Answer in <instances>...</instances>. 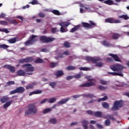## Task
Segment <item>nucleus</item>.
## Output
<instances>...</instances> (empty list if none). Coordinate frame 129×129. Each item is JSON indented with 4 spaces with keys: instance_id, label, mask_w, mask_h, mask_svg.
Returning <instances> with one entry per match:
<instances>
[{
    "instance_id": "nucleus-1",
    "label": "nucleus",
    "mask_w": 129,
    "mask_h": 129,
    "mask_svg": "<svg viewBox=\"0 0 129 129\" xmlns=\"http://www.w3.org/2000/svg\"><path fill=\"white\" fill-rule=\"evenodd\" d=\"M110 69L115 72H108V74L112 76H120L123 77L122 70H123V66L121 64H116L110 66ZM116 71L117 72H116Z\"/></svg>"
},
{
    "instance_id": "nucleus-2",
    "label": "nucleus",
    "mask_w": 129,
    "mask_h": 129,
    "mask_svg": "<svg viewBox=\"0 0 129 129\" xmlns=\"http://www.w3.org/2000/svg\"><path fill=\"white\" fill-rule=\"evenodd\" d=\"M56 38L54 37H48L45 36H41L40 37V40L42 43H52L53 41H55Z\"/></svg>"
},
{
    "instance_id": "nucleus-3",
    "label": "nucleus",
    "mask_w": 129,
    "mask_h": 129,
    "mask_svg": "<svg viewBox=\"0 0 129 129\" xmlns=\"http://www.w3.org/2000/svg\"><path fill=\"white\" fill-rule=\"evenodd\" d=\"M25 88L23 87H17L15 90L11 91L10 94H15L16 93H24L25 92Z\"/></svg>"
},
{
    "instance_id": "nucleus-4",
    "label": "nucleus",
    "mask_w": 129,
    "mask_h": 129,
    "mask_svg": "<svg viewBox=\"0 0 129 129\" xmlns=\"http://www.w3.org/2000/svg\"><path fill=\"white\" fill-rule=\"evenodd\" d=\"M105 23H108L109 24H120L121 21L119 20H115L113 18H107L105 20Z\"/></svg>"
},
{
    "instance_id": "nucleus-5",
    "label": "nucleus",
    "mask_w": 129,
    "mask_h": 129,
    "mask_svg": "<svg viewBox=\"0 0 129 129\" xmlns=\"http://www.w3.org/2000/svg\"><path fill=\"white\" fill-rule=\"evenodd\" d=\"M86 61L88 62H92V63H96L97 61H101V58L98 57H93L90 56H87L86 57Z\"/></svg>"
},
{
    "instance_id": "nucleus-6",
    "label": "nucleus",
    "mask_w": 129,
    "mask_h": 129,
    "mask_svg": "<svg viewBox=\"0 0 129 129\" xmlns=\"http://www.w3.org/2000/svg\"><path fill=\"white\" fill-rule=\"evenodd\" d=\"M122 104L119 101H115L113 107L111 109V110L112 111H114L115 109H116V110H118L119 107H121Z\"/></svg>"
},
{
    "instance_id": "nucleus-7",
    "label": "nucleus",
    "mask_w": 129,
    "mask_h": 129,
    "mask_svg": "<svg viewBox=\"0 0 129 129\" xmlns=\"http://www.w3.org/2000/svg\"><path fill=\"white\" fill-rule=\"evenodd\" d=\"M22 68H26L25 69L26 72H33V67L30 63H25L22 65Z\"/></svg>"
},
{
    "instance_id": "nucleus-8",
    "label": "nucleus",
    "mask_w": 129,
    "mask_h": 129,
    "mask_svg": "<svg viewBox=\"0 0 129 129\" xmlns=\"http://www.w3.org/2000/svg\"><path fill=\"white\" fill-rule=\"evenodd\" d=\"M33 61V57H28L19 60V63L24 64V63H30Z\"/></svg>"
},
{
    "instance_id": "nucleus-9",
    "label": "nucleus",
    "mask_w": 129,
    "mask_h": 129,
    "mask_svg": "<svg viewBox=\"0 0 129 129\" xmlns=\"http://www.w3.org/2000/svg\"><path fill=\"white\" fill-rule=\"evenodd\" d=\"M4 68H6L8 70L10 71L11 73H15L16 69L14 66L11 64H5L3 66Z\"/></svg>"
},
{
    "instance_id": "nucleus-10",
    "label": "nucleus",
    "mask_w": 129,
    "mask_h": 129,
    "mask_svg": "<svg viewBox=\"0 0 129 129\" xmlns=\"http://www.w3.org/2000/svg\"><path fill=\"white\" fill-rule=\"evenodd\" d=\"M28 109L25 110V113L26 116L30 115L32 112H33V104H30L28 106Z\"/></svg>"
},
{
    "instance_id": "nucleus-11",
    "label": "nucleus",
    "mask_w": 129,
    "mask_h": 129,
    "mask_svg": "<svg viewBox=\"0 0 129 129\" xmlns=\"http://www.w3.org/2000/svg\"><path fill=\"white\" fill-rule=\"evenodd\" d=\"M96 84L94 82H87L79 86V87H91V86H95Z\"/></svg>"
},
{
    "instance_id": "nucleus-12",
    "label": "nucleus",
    "mask_w": 129,
    "mask_h": 129,
    "mask_svg": "<svg viewBox=\"0 0 129 129\" xmlns=\"http://www.w3.org/2000/svg\"><path fill=\"white\" fill-rule=\"evenodd\" d=\"M108 56H110V57H112V58H113V60L114 61H115L116 62H121V60H120V58H119V57H118V55H117V54L109 53L108 54Z\"/></svg>"
},
{
    "instance_id": "nucleus-13",
    "label": "nucleus",
    "mask_w": 129,
    "mask_h": 129,
    "mask_svg": "<svg viewBox=\"0 0 129 129\" xmlns=\"http://www.w3.org/2000/svg\"><path fill=\"white\" fill-rule=\"evenodd\" d=\"M10 100V97L9 96H4L0 99V101L2 103H5Z\"/></svg>"
},
{
    "instance_id": "nucleus-14",
    "label": "nucleus",
    "mask_w": 129,
    "mask_h": 129,
    "mask_svg": "<svg viewBox=\"0 0 129 129\" xmlns=\"http://www.w3.org/2000/svg\"><path fill=\"white\" fill-rule=\"evenodd\" d=\"M59 26L63 28H67L70 25V23L68 22H62L58 23Z\"/></svg>"
},
{
    "instance_id": "nucleus-15",
    "label": "nucleus",
    "mask_w": 129,
    "mask_h": 129,
    "mask_svg": "<svg viewBox=\"0 0 129 129\" xmlns=\"http://www.w3.org/2000/svg\"><path fill=\"white\" fill-rule=\"evenodd\" d=\"M70 100V98H67L66 99H63L61 100L60 101L58 102L57 104L59 105H61V104H65L66 102H68Z\"/></svg>"
},
{
    "instance_id": "nucleus-16",
    "label": "nucleus",
    "mask_w": 129,
    "mask_h": 129,
    "mask_svg": "<svg viewBox=\"0 0 129 129\" xmlns=\"http://www.w3.org/2000/svg\"><path fill=\"white\" fill-rule=\"evenodd\" d=\"M33 43V35L30 36V39L27 40L24 43L25 46H29V45H32Z\"/></svg>"
},
{
    "instance_id": "nucleus-17",
    "label": "nucleus",
    "mask_w": 129,
    "mask_h": 129,
    "mask_svg": "<svg viewBox=\"0 0 129 129\" xmlns=\"http://www.w3.org/2000/svg\"><path fill=\"white\" fill-rule=\"evenodd\" d=\"M82 123L84 129H88V121L87 120H83L82 121Z\"/></svg>"
},
{
    "instance_id": "nucleus-18",
    "label": "nucleus",
    "mask_w": 129,
    "mask_h": 129,
    "mask_svg": "<svg viewBox=\"0 0 129 129\" xmlns=\"http://www.w3.org/2000/svg\"><path fill=\"white\" fill-rule=\"evenodd\" d=\"M82 25L84 28H87V29H92L94 27H92L90 24L86 22H82Z\"/></svg>"
},
{
    "instance_id": "nucleus-19",
    "label": "nucleus",
    "mask_w": 129,
    "mask_h": 129,
    "mask_svg": "<svg viewBox=\"0 0 129 129\" xmlns=\"http://www.w3.org/2000/svg\"><path fill=\"white\" fill-rule=\"evenodd\" d=\"M54 75L56 77H61L62 75H64V73L62 71H57L54 73Z\"/></svg>"
},
{
    "instance_id": "nucleus-20",
    "label": "nucleus",
    "mask_w": 129,
    "mask_h": 129,
    "mask_svg": "<svg viewBox=\"0 0 129 129\" xmlns=\"http://www.w3.org/2000/svg\"><path fill=\"white\" fill-rule=\"evenodd\" d=\"M94 115L96 116V117L101 118L102 117V113L99 111H96L94 113Z\"/></svg>"
},
{
    "instance_id": "nucleus-21",
    "label": "nucleus",
    "mask_w": 129,
    "mask_h": 129,
    "mask_svg": "<svg viewBox=\"0 0 129 129\" xmlns=\"http://www.w3.org/2000/svg\"><path fill=\"white\" fill-rule=\"evenodd\" d=\"M18 76H25V71L23 70H19L17 73Z\"/></svg>"
},
{
    "instance_id": "nucleus-22",
    "label": "nucleus",
    "mask_w": 129,
    "mask_h": 129,
    "mask_svg": "<svg viewBox=\"0 0 129 129\" xmlns=\"http://www.w3.org/2000/svg\"><path fill=\"white\" fill-rule=\"evenodd\" d=\"M79 28H80V25H78L75 26L74 28H72L70 32L74 33V32H76V31H78V29H79Z\"/></svg>"
},
{
    "instance_id": "nucleus-23",
    "label": "nucleus",
    "mask_w": 129,
    "mask_h": 129,
    "mask_svg": "<svg viewBox=\"0 0 129 129\" xmlns=\"http://www.w3.org/2000/svg\"><path fill=\"white\" fill-rule=\"evenodd\" d=\"M119 37H120V34L117 33H113L112 35V38L113 40H117Z\"/></svg>"
},
{
    "instance_id": "nucleus-24",
    "label": "nucleus",
    "mask_w": 129,
    "mask_h": 129,
    "mask_svg": "<svg viewBox=\"0 0 129 129\" xmlns=\"http://www.w3.org/2000/svg\"><path fill=\"white\" fill-rule=\"evenodd\" d=\"M105 118H107V119H111V120H115V118H114V117L113 115H111L109 114H106L105 115Z\"/></svg>"
},
{
    "instance_id": "nucleus-25",
    "label": "nucleus",
    "mask_w": 129,
    "mask_h": 129,
    "mask_svg": "<svg viewBox=\"0 0 129 129\" xmlns=\"http://www.w3.org/2000/svg\"><path fill=\"white\" fill-rule=\"evenodd\" d=\"M44 62L45 61H44V60H43L40 57L37 58L36 59L34 60V62L36 63H44Z\"/></svg>"
},
{
    "instance_id": "nucleus-26",
    "label": "nucleus",
    "mask_w": 129,
    "mask_h": 129,
    "mask_svg": "<svg viewBox=\"0 0 129 129\" xmlns=\"http://www.w3.org/2000/svg\"><path fill=\"white\" fill-rule=\"evenodd\" d=\"M12 102H13V100H11V101L7 102L6 103H5L4 105V106H3L4 108H8V106H10V105H11V104H12Z\"/></svg>"
},
{
    "instance_id": "nucleus-27",
    "label": "nucleus",
    "mask_w": 129,
    "mask_h": 129,
    "mask_svg": "<svg viewBox=\"0 0 129 129\" xmlns=\"http://www.w3.org/2000/svg\"><path fill=\"white\" fill-rule=\"evenodd\" d=\"M83 75V73H82V72H80L77 75L74 76L73 77L74 78H76V79H80Z\"/></svg>"
},
{
    "instance_id": "nucleus-28",
    "label": "nucleus",
    "mask_w": 129,
    "mask_h": 129,
    "mask_svg": "<svg viewBox=\"0 0 129 129\" xmlns=\"http://www.w3.org/2000/svg\"><path fill=\"white\" fill-rule=\"evenodd\" d=\"M9 43L10 44H15L17 42V38L14 37L8 40Z\"/></svg>"
},
{
    "instance_id": "nucleus-29",
    "label": "nucleus",
    "mask_w": 129,
    "mask_h": 129,
    "mask_svg": "<svg viewBox=\"0 0 129 129\" xmlns=\"http://www.w3.org/2000/svg\"><path fill=\"white\" fill-rule=\"evenodd\" d=\"M104 4L108 6H112L113 5V2L112 0H107L104 2Z\"/></svg>"
},
{
    "instance_id": "nucleus-30",
    "label": "nucleus",
    "mask_w": 129,
    "mask_h": 129,
    "mask_svg": "<svg viewBox=\"0 0 129 129\" xmlns=\"http://www.w3.org/2000/svg\"><path fill=\"white\" fill-rule=\"evenodd\" d=\"M119 19H123L124 20H128L129 17L127 15H122L118 16Z\"/></svg>"
},
{
    "instance_id": "nucleus-31",
    "label": "nucleus",
    "mask_w": 129,
    "mask_h": 129,
    "mask_svg": "<svg viewBox=\"0 0 129 129\" xmlns=\"http://www.w3.org/2000/svg\"><path fill=\"white\" fill-rule=\"evenodd\" d=\"M51 13L56 16H61V13L57 10H53L51 11Z\"/></svg>"
},
{
    "instance_id": "nucleus-32",
    "label": "nucleus",
    "mask_w": 129,
    "mask_h": 129,
    "mask_svg": "<svg viewBox=\"0 0 129 129\" xmlns=\"http://www.w3.org/2000/svg\"><path fill=\"white\" fill-rule=\"evenodd\" d=\"M9 24H12V25H18V21L16 20H9Z\"/></svg>"
},
{
    "instance_id": "nucleus-33",
    "label": "nucleus",
    "mask_w": 129,
    "mask_h": 129,
    "mask_svg": "<svg viewBox=\"0 0 129 129\" xmlns=\"http://www.w3.org/2000/svg\"><path fill=\"white\" fill-rule=\"evenodd\" d=\"M64 57V54L61 53H59L58 55L55 56V58L56 60H59V59L61 58H63Z\"/></svg>"
},
{
    "instance_id": "nucleus-34",
    "label": "nucleus",
    "mask_w": 129,
    "mask_h": 129,
    "mask_svg": "<svg viewBox=\"0 0 129 129\" xmlns=\"http://www.w3.org/2000/svg\"><path fill=\"white\" fill-rule=\"evenodd\" d=\"M102 45H103V46H105L106 47H108L110 46V43H109V42L106 40H104L102 41Z\"/></svg>"
},
{
    "instance_id": "nucleus-35",
    "label": "nucleus",
    "mask_w": 129,
    "mask_h": 129,
    "mask_svg": "<svg viewBox=\"0 0 129 129\" xmlns=\"http://www.w3.org/2000/svg\"><path fill=\"white\" fill-rule=\"evenodd\" d=\"M63 46L65 48H70V47L71 46V45H70V43H69L67 41H65L64 42Z\"/></svg>"
},
{
    "instance_id": "nucleus-36",
    "label": "nucleus",
    "mask_w": 129,
    "mask_h": 129,
    "mask_svg": "<svg viewBox=\"0 0 129 129\" xmlns=\"http://www.w3.org/2000/svg\"><path fill=\"white\" fill-rule=\"evenodd\" d=\"M50 123H52V124H55L57 123V119L56 118H51L49 120Z\"/></svg>"
},
{
    "instance_id": "nucleus-37",
    "label": "nucleus",
    "mask_w": 129,
    "mask_h": 129,
    "mask_svg": "<svg viewBox=\"0 0 129 129\" xmlns=\"http://www.w3.org/2000/svg\"><path fill=\"white\" fill-rule=\"evenodd\" d=\"M102 105L104 108H108L109 107V105L108 103L103 102L102 103Z\"/></svg>"
},
{
    "instance_id": "nucleus-38",
    "label": "nucleus",
    "mask_w": 129,
    "mask_h": 129,
    "mask_svg": "<svg viewBox=\"0 0 129 129\" xmlns=\"http://www.w3.org/2000/svg\"><path fill=\"white\" fill-rule=\"evenodd\" d=\"M57 66H58V62H51L49 65L50 68H54V67H56Z\"/></svg>"
},
{
    "instance_id": "nucleus-39",
    "label": "nucleus",
    "mask_w": 129,
    "mask_h": 129,
    "mask_svg": "<svg viewBox=\"0 0 129 129\" xmlns=\"http://www.w3.org/2000/svg\"><path fill=\"white\" fill-rule=\"evenodd\" d=\"M97 62H99V61H97L96 62L93 63V64H96L97 67H102V66H103V63Z\"/></svg>"
},
{
    "instance_id": "nucleus-40",
    "label": "nucleus",
    "mask_w": 129,
    "mask_h": 129,
    "mask_svg": "<svg viewBox=\"0 0 129 129\" xmlns=\"http://www.w3.org/2000/svg\"><path fill=\"white\" fill-rule=\"evenodd\" d=\"M9 46L7 45L6 44H0V49H8V48H9Z\"/></svg>"
},
{
    "instance_id": "nucleus-41",
    "label": "nucleus",
    "mask_w": 129,
    "mask_h": 129,
    "mask_svg": "<svg viewBox=\"0 0 129 129\" xmlns=\"http://www.w3.org/2000/svg\"><path fill=\"white\" fill-rule=\"evenodd\" d=\"M107 98H108L107 96H104V97L99 99L98 100V102H100L101 101H105V100H106L107 99Z\"/></svg>"
},
{
    "instance_id": "nucleus-42",
    "label": "nucleus",
    "mask_w": 129,
    "mask_h": 129,
    "mask_svg": "<svg viewBox=\"0 0 129 129\" xmlns=\"http://www.w3.org/2000/svg\"><path fill=\"white\" fill-rule=\"evenodd\" d=\"M56 101V99L55 98H49L48 100V103H54Z\"/></svg>"
},
{
    "instance_id": "nucleus-43",
    "label": "nucleus",
    "mask_w": 129,
    "mask_h": 129,
    "mask_svg": "<svg viewBox=\"0 0 129 129\" xmlns=\"http://www.w3.org/2000/svg\"><path fill=\"white\" fill-rule=\"evenodd\" d=\"M79 69L82 71H89L90 70L89 68H86V67H80Z\"/></svg>"
},
{
    "instance_id": "nucleus-44",
    "label": "nucleus",
    "mask_w": 129,
    "mask_h": 129,
    "mask_svg": "<svg viewBox=\"0 0 129 129\" xmlns=\"http://www.w3.org/2000/svg\"><path fill=\"white\" fill-rule=\"evenodd\" d=\"M51 31L52 34H55V33L59 32V30L57 28H51Z\"/></svg>"
},
{
    "instance_id": "nucleus-45",
    "label": "nucleus",
    "mask_w": 129,
    "mask_h": 129,
    "mask_svg": "<svg viewBox=\"0 0 129 129\" xmlns=\"http://www.w3.org/2000/svg\"><path fill=\"white\" fill-rule=\"evenodd\" d=\"M105 61L108 63H111V62H113V59L111 57H107Z\"/></svg>"
},
{
    "instance_id": "nucleus-46",
    "label": "nucleus",
    "mask_w": 129,
    "mask_h": 129,
    "mask_svg": "<svg viewBox=\"0 0 129 129\" xmlns=\"http://www.w3.org/2000/svg\"><path fill=\"white\" fill-rule=\"evenodd\" d=\"M67 69H68V70H75V69H76V67L72 66H69L67 67Z\"/></svg>"
},
{
    "instance_id": "nucleus-47",
    "label": "nucleus",
    "mask_w": 129,
    "mask_h": 129,
    "mask_svg": "<svg viewBox=\"0 0 129 129\" xmlns=\"http://www.w3.org/2000/svg\"><path fill=\"white\" fill-rule=\"evenodd\" d=\"M68 30L67 29L61 26L60 29V33H66V32H68Z\"/></svg>"
},
{
    "instance_id": "nucleus-48",
    "label": "nucleus",
    "mask_w": 129,
    "mask_h": 129,
    "mask_svg": "<svg viewBox=\"0 0 129 129\" xmlns=\"http://www.w3.org/2000/svg\"><path fill=\"white\" fill-rule=\"evenodd\" d=\"M42 92V90H36V91L33 92V94H41Z\"/></svg>"
},
{
    "instance_id": "nucleus-49",
    "label": "nucleus",
    "mask_w": 129,
    "mask_h": 129,
    "mask_svg": "<svg viewBox=\"0 0 129 129\" xmlns=\"http://www.w3.org/2000/svg\"><path fill=\"white\" fill-rule=\"evenodd\" d=\"M15 81H10L7 83V86H10V85H14Z\"/></svg>"
},
{
    "instance_id": "nucleus-50",
    "label": "nucleus",
    "mask_w": 129,
    "mask_h": 129,
    "mask_svg": "<svg viewBox=\"0 0 129 129\" xmlns=\"http://www.w3.org/2000/svg\"><path fill=\"white\" fill-rule=\"evenodd\" d=\"M105 125L106 126H109L110 125V120L109 119H107L105 121Z\"/></svg>"
},
{
    "instance_id": "nucleus-51",
    "label": "nucleus",
    "mask_w": 129,
    "mask_h": 129,
    "mask_svg": "<svg viewBox=\"0 0 129 129\" xmlns=\"http://www.w3.org/2000/svg\"><path fill=\"white\" fill-rule=\"evenodd\" d=\"M49 85L52 87V88H55V86H56V82H50L49 84Z\"/></svg>"
},
{
    "instance_id": "nucleus-52",
    "label": "nucleus",
    "mask_w": 129,
    "mask_h": 129,
    "mask_svg": "<svg viewBox=\"0 0 129 129\" xmlns=\"http://www.w3.org/2000/svg\"><path fill=\"white\" fill-rule=\"evenodd\" d=\"M98 88L100 89V90H106V89H107V87H104L100 85L99 86Z\"/></svg>"
},
{
    "instance_id": "nucleus-53",
    "label": "nucleus",
    "mask_w": 129,
    "mask_h": 129,
    "mask_svg": "<svg viewBox=\"0 0 129 129\" xmlns=\"http://www.w3.org/2000/svg\"><path fill=\"white\" fill-rule=\"evenodd\" d=\"M0 32H4L6 34H9V33H10V31L8 30L7 29H0Z\"/></svg>"
},
{
    "instance_id": "nucleus-54",
    "label": "nucleus",
    "mask_w": 129,
    "mask_h": 129,
    "mask_svg": "<svg viewBox=\"0 0 129 129\" xmlns=\"http://www.w3.org/2000/svg\"><path fill=\"white\" fill-rule=\"evenodd\" d=\"M100 83H101V84H102V85H107V82L103 80H100Z\"/></svg>"
},
{
    "instance_id": "nucleus-55",
    "label": "nucleus",
    "mask_w": 129,
    "mask_h": 129,
    "mask_svg": "<svg viewBox=\"0 0 129 129\" xmlns=\"http://www.w3.org/2000/svg\"><path fill=\"white\" fill-rule=\"evenodd\" d=\"M0 24L1 25H3L4 26H8V24L7 22L5 21H0Z\"/></svg>"
},
{
    "instance_id": "nucleus-56",
    "label": "nucleus",
    "mask_w": 129,
    "mask_h": 129,
    "mask_svg": "<svg viewBox=\"0 0 129 129\" xmlns=\"http://www.w3.org/2000/svg\"><path fill=\"white\" fill-rule=\"evenodd\" d=\"M81 8H82L83 9H85L86 10H87L89 12H91V9L89 7H84V5H81Z\"/></svg>"
},
{
    "instance_id": "nucleus-57",
    "label": "nucleus",
    "mask_w": 129,
    "mask_h": 129,
    "mask_svg": "<svg viewBox=\"0 0 129 129\" xmlns=\"http://www.w3.org/2000/svg\"><path fill=\"white\" fill-rule=\"evenodd\" d=\"M51 110L52 109H51V108H46L44 110L43 113H48V112H50Z\"/></svg>"
},
{
    "instance_id": "nucleus-58",
    "label": "nucleus",
    "mask_w": 129,
    "mask_h": 129,
    "mask_svg": "<svg viewBox=\"0 0 129 129\" xmlns=\"http://www.w3.org/2000/svg\"><path fill=\"white\" fill-rule=\"evenodd\" d=\"M38 16L40 18H45V17H46V15L42 13H39Z\"/></svg>"
},
{
    "instance_id": "nucleus-59",
    "label": "nucleus",
    "mask_w": 129,
    "mask_h": 129,
    "mask_svg": "<svg viewBox=\"0 0 129 129\" xmlns=\"http://www.w3.org/2000/svg\"><path fill=\"white\" fill-rule=\"evenodd\" d=\"M88 98H91V99L95 97V96H94V94H88Z\"/></svg>"
},
{
    "instance_id": "nucleus-60",
    "label": "nucleus",
    "mask_w": 129,
    "mask_h": 129,
    "mask_svg": "<svg viewBox=\"0 0 129 129\" xmlns=\"http://www.w3.org/2000/svg\"><path fill=\"white\" fill-rule=\"evenodd\" d=\"M63 55H66V56H69L70 55V52L68 50H66L63 53H62Z\"/></svg>"
},
{
    "instance_id": "nucleus-61",
    "label": "nucleus",
    "mask_w": 129,
    "mask_h": 129,
    "mask_svg": "<svg viewBox=\"0 0 129 129\" xmlns=\"http://www.w3.org/2000/svg\"><path fill=\"white\" fill-rule=\"evenodd\" d=\"M37 108H36V106H33V113H37Z\"/></svg>"
},
{
    "instance_id": "nucleus-62",
    "label": "nucleus",
    "mask_w": 129,
    "mask_h": 129,
    "mask_svg": "<svg viewBox=\"0 0 129 129\" xmlns=\"http://www.w3.org/2000/svg\"><path fill=\"white\" fill-rule=\"evenodd\" d=\"M89 23L90 24H91L90 25L91 26V27H93V26L95 27L96 26V24L94 22H93V21H90Z\"/></svg>"
},
{
    "instance_id": "nucleus-63",
    "label": "nucleus",
    "mask_w": 129,
    "mask_h": 129,
    "mask_svg": "<svg viewBox=\"0 0 129 129\" xmlns=\"http://www.w3.org/2000/svg\"><path fill=\"white\" fill-rule=\"evenodd\" d=\"M87 113H88V114H91V115H94V113L91 110L87 111Z\"/></svg>"
},
{
    "instance_id": "nucleus-64",
    "label": "nucleus",
    "mask_w": 129,
    "mask_h": 129,
    "mask_svg": "<svg viewBox=\"0 0 129 129\" xmlns=\"http://www.w3.org/2000/svg\"><path fill=\"white\" fill-rule=\"evenodd\" d=\"M26 88L27 90L32 89V88H33V85H28V86H26Z\"/></svg>"
}]
</instances>
